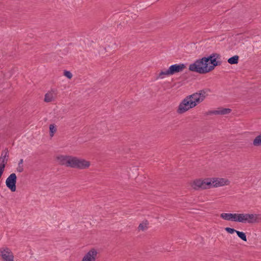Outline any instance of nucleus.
I'll list each match as a JSON object with an SVG mask.
<instances>
[{
	"label": "nucleus",
	"mask_w": 261,
	"mask_h": 261,
	"mask_svg": "<svg viewBox=\"0 0 261 261\" xmlns=\"http://www.w3.org/2000/svg\"><path fill=\"white\" fill-rule=\"evenodd\" d=\"M171 75L170 72H169V68L165 71H161L158 75L156 76V79L158 80L159 79H163L165 76H169Z\"/></svg>",
	"instance_id": "aec40b11"
},
{
	"label": "nucleus",
	"mask_w": 261,
	"mask_h": 261,
	"mask_svg": "<svg viewBox=\"0 0 261 261\" xmlns=\"http://www.w3.org/2000/svg\"><path fill=\"white\" fill-rule=\"evenodd\" d=\"M229 182V181L227 179H225L223 178H217L216 179L214 178L213 180V187H218L224 185H228Z\"/></svg>",
	"instance_id": "4468645a"
},
{
	"label": "nucleus",
	"mask_w": 261,
	"mask_h": 261,
	"mask_svg": "<svg viewBox=\"0 0 261 261\" xmlns=\"http://www.w3.org/2000/svg\"><path fill=\"white\" fill-rule=\"evenodd\" d=\"M23 160L22 159H20L18 162V167L16 168L17 171L19 172H22L23 171Z\"/></svg>",
	"instance_id": "5701e85b"
},
{
	"label": "nucleus",
	"mask_w": 261,
	"mask_h": 261,
	"mask_svg": "<svg viewBox=\"0 0 261 261\" xmlns=\"http://www.w3.org/2000/svg\"><path fill=\"white\" fill-rule=\"evenodd\" d=\"M1 255L5 261H14V255L11 250L6 248L1 249Z\"/></svg>",
	"instance_id": "6e6552de"
},
{
	"label": "nucleus",
	"mask_w": 261,
	"mask_h": 261,
	"mask_svg": "<svg viewBox=\"0 0 261 261\" xmlns=\"http://www.w3.org/2000/svg\"><path fill=\"white\" fill-rule=\"evenodd\" d=\"M186 68V65L183 63L179 64H175L171 65L169 67V72L170 75H173L175 73L181 72Z\"/></svg>",
	"instance_id": "9d476101"
},
{
	"label": "nucleus",
	"mask_w": 261,
	"mask_h": 261,
	"mask_svg": "<svg viewBox=\"0 0 261 261\" xmlns=\"http://www.w3.org/2000/svg\"><path fill=\"white\" fill-rule=\"evenodd\" d=\"M97 254V251L92 249L85 255L82 261H95Z\"/></svg>",
	"instance_id": "9b49d317"
},
{
	"label": "nucleus",
	"mask_w": 261,
	"mask_h": 261,
	"mask_svg": "<svg viewBox=\"0 0 261 261\" xmlns=\"http://www.w3.org/2000/svg\"><path fill=\"white\" fill-rule=\"evenodd\" d=\"M2 174H3L0 173V178H1V176H2Z\"/></svg>",
	"instance_id": "c85d7f7f"
},
{
	"label": "nucleus",
	"mask_w": 261,
	"mask_h": 261,
	"mask_svg": "<svg viewBox=\"0 0 261 261\" xmlns=\"http://www.w3.org/2000/svg\"><path fill=\"white\" fill-rule=\"evenodd\" d=\"M147 223L146 222H143L142 223H140L138 226V229L139 230H145L147 229Z\"/></svg>",
	"instance_id": "393cba45"
},
{
	"label": "nucleus",
	"mask_w": 261,
	"mask_h": 261,
	"mask_svg": "<svg viewBox=\"0 0 261 261\" xmlns=\"http://www.w3.org/2000/svg\"><path fill=\"white\" fill-rule=\"evenodd\" d=\"M9 151L7 148H6L2 152L1 156L0 157V162L6 164L8 161Z\"/></svg>",
	"instance_id": "f3484780"
},
{
	"label": "nucleus",
	"mask_w": 261,
	"mask_h": 261,
	"mask_svg": "<svg viewBox=\"0 0 261 261\" xmlns=\"http://www.w3.org/2000/svg\"><path fill=\"white\" fill-rule=\"evenodd\" d=\"M261 222V215L256 214H239L238 222L257 223Z\"/></svg>",
	"instance_id": "f03ea898"
},
{
	"label": "nucleus",
	"mask_w": 261,
	"mask_h": 261,
	"mask_svg": "<svg viewBox=\"0 0 261 261\" xmlns=\"http://www.w3.org/2000/svg\"><path fill=\"white\" fill-rule=\"evenodd\" d=\"M208 92H210L209 89H202L188 96V97L191 99L194 103H195V106H196L198 103L204 100L206 96L208 95L207 93Z\"/></svg>",
	"instance_id": "20e7f679"
},
{
	"label": "nucleus",
	"mask_w": 261,
	"mask_h": 261,
	"mask_svg": "<svg viewBox=\"0 0 261 261\" xmlns=\"http://www.w3.org/2000/svg\"><path fill=\"white\" fill-rule=\"evenodd\" d=\"M203 180L196 179L193 181L192 187L196 190H203Z\"/></svg>",
	"instance_id": "dca6fc26"
},
{
	"label": "nucleus",
	"mask_w": 261,
	"mask_h": 261,
	"mask_svg": "<svg viewBox=\"0 0 261 261\" xmlns=\"http://www.w3.org/2000/svg\"><path fill=\"white\" fill-rule=\"evenodd\" d=\"M64 75L67 77L68 79H70L72 77V73L69 71L64 70Z\"/></svg>",
	"instance_id": "bb28decb"
},
{
	"label": "nucleus",
	"mask_w": 261,
	"mask_h": 261,
	"mask_svg": "<svg viewBox=\"0 0 261 261\" xmlns=\"http://www.w3.org/2000/svg\"><path fill=\"white\" fill-rule=\"evenodd\" d=\"M17 176L15 173H11L6 180V186L12 191L15 192L16 189V184Z\"/></svg>",
	"instance_id": "0eeeda50"
},
{
	"label": "nucleus",
	"mask_w": 261,
	"mask_h": 261,
	"mask_svg": "<svg viewBox=\"0 0 261 261\" xmlns=\"http://www.w3.org/2000/svg\"><path fill=\"white\" fill-rule=\"evenodd\" d=\"M253 145L254 146H261V134L255 138L253 142Z\"/></svg>",
	"instance_id": "412c9836"
},
{
	"label": "nucleus",
	"mask_w": 261,
	"mask_h": 261,
	"mask_svg": "<svg viewBox=\"0 0 261 261\" xmlns=\"http://www.w3.org/2000/svg\"><path fill=\"white\" fill-rule=\"evenodd\" d=\"M220 58V55L217 53H213L206 57L209 72L213 70L216 66L221 65L222 61L219 60Z\"/></svg>",
	"instance_id": "7ed1b4c3"
},
{
	"label": "nucleus",
	"mask_w": 261,
	"mask_h": 261,
	"mask_svg": "<svg viewBox=\"0 0 261 261\" xmlns=\"http://www.w3.org/2000/svg\"><path fill=\"white\" fill-rule=\"evenodd\" d=\"M225 231L230 234H232L234 232L236 233L237 230L234 229V228H230V227H225Z\"/></svg>",
	"instance_id": "a878e982"
},
{
	"label": "nucleus",
	"mask_w": 261,
	"mask_h": 261,
	"mask_svg": "<svg viewBox=\"0 0 261 261\" xmlns=\"http://www.w3.org/2000/svg\"><path fill=\"white\" fill-rule=\"evenodd\" d=\"M71 159L70 168L84 169L87 168L90 166V162L84 159H79L73 156Z\"/></svg>",
	"instance_id": "423d86ee"
},
{
	"label": "nucleus",
	"mask_w": 261,
	"mask_h": 261,
	"mask_svg": "<svg viewBox=\"0 0 261 261\" xmlns=\"http://www.w3.org/2000/svg\"><path fill=\"white\" fill-rule=\"evenodd\" d=\"M6 164L1 162L0 163V173L3 174L5 168Z\"/></svg>",
	"instance_id": "cd10ccee"
},
{
	"label": "nucleus",
	"mask_w": 261,
	"mask_h": 261,
	"mask_svg": "<svg viewBox=\"0 0 261 261\" xmlns=\"http://www.w3.org/2000/svg\"><path fill=\"white\" fill-rule=\"evenodd\" d=\"M195 103H194L191 99L187 96L180 103L177 112L178 114H182L188 111L189 109L195 107Z\"/></svg>",
	"instance_id": "39448f33"
},
{
	"label": "nucleus",
	"mask_w": 261,
	"mask_h": 261,
	"mask_svg": "<svg viewBox=\"0 0 261 261\" xmlns=\"http://www.w3.org/2000/svg\"><path fill=\"white\" fill-rule=\"evenodd\" d=\"M189 70L199 74H206L209 72L206 57L196 60L193 63L191 64Z\"/></svg>",
	"instance_id": "f257e3e1"
},
{
	"label": "nucleus",
	"mask_w": 261,
	"mask_h": 261,
	"mask_svg": "<svg viewBox=\"0 0 261 261\" xmlns=\"http://www.w3.org/2000/svg\"><path fill=\"white\" fill-rule=\"evenodd\" d=\"M203 189H209L213 187V181L210 178H206L203 180Z\"/></svg>",
	"instance_id": "a211bd4d"
},
{
	"label": "nucleus",
	"mask_w": 261,
	"mask_h": 261,
	"mask_svg": "<svg viewBox=\"0 0 261 261\" xmlns=\"http://www.w3.org/2000/svg\"><path fill=\"white\" fill-rule=\"evenodd\" d=\"M220 217L225 220L238 222L239 214L238 213H222Z\"/></svg>",
	"instance_id": "f8f14e48"
},
{
	"label": "nucleus",
	"mask_w": 261,
	"mask_h": 261,
	"mask_svg": "<svg viewBox=\"0 0 261 261\" xmlns=\"http://www.w3.org/2000/svg\"><path fill=\"white\" fill-rule=\"evenodd\" d=\"M239 59V57L237 55H235L230 58H229L227 60V62L230 64H236L238 63Z\"/></svg>",
	"instance_id": "6ab92c4d"
},
{
	"label": "nucleus",
	"mask_w": 261,
	"mask_h": 261,
	"mask_svg": "<svg viewBox=\"0 0 261 261\" xmlns=\"http://www.w3.org/2000/svg\"><path fill=\"white\" fill-rule=\"evenodd\" d=\"M57 131V129L54 124H50L49 125V134L50 137L54 135L55 133Z\"/></svg>",
	"instance_id": "b1692460"
},
{
	"label": "nucleus",
	"mask_w": 261,
	"mask_h": 261,
	"mask_svg": "<svg viewBox=\"0 0 261 261\" xmlns=\"http://www.w3.org/2000/svg\"><path fill=\"white\" fill-rule=\"evenodd\" d=\"M72 156L71 155H60L57 157V160L61 165H64L67 167H70L71 164V159Z\"/></svg>",
	"instance_id": "1a4fd4ad"
},
{
	"label": "nucleus",
	"mask_w": 261,
	"mask_h": 261,
	"mask_svg": "<svg viewBox=\"0 0 261 261\" xmlns=\"http://www.w3.org/2000/svg\"><path fill=\"white\" fill-rule=\"evenodd\" d=\"M231 110L229 108H222L220 110L210 111L207 113V115H225L230 113Z\"/></svg>",
	"instance_id": "ddd939ff"
},
{
	"label": "nucleus",
	"mask_w": 261,
	"mask_h": 261,
	"mask_svg": "<svg viewBox=\"0 0 261 261\" xmlns=\"http://www.w3.org/2000/svg\"><path fill=\"white\" fill-rule=\"evenodd\" d=\"M236 233L239 238L244 241H247V237L246 233L243 231H240L237 230Z\"/></svg>",
	"instance_id": "4be33fe9"
},
{
	"label": "nucleus",
	"mask_w": 261,
	"mask_h": 261,
	"mask_svg": "<svg viewBox=\"0 0 261 261\" xmlns=\"http://www.w3.org/2000/svg\"><path fill=\"white\" fill-rule=\"evenodd\" d=\"M57 93L55 91L52 90L45 95L44 101L47 102L53 101L56 97Z\"/></svg>",
	"instance_id": "2eb2a0df"
}]
</instances>
